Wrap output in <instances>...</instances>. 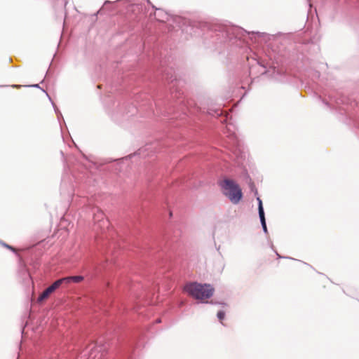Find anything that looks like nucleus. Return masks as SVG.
I'll return each instance as SVG.
<instances>
[{
  "instance_id": "f257e3e1",
  "label": "nucleus",
  "mask_w": 359,
  "mask_h": 359,
  "mask_svg": "<svg viewBox=\"0 0 359 359\" xmlns=\"http://www.w3.org/2000/svg\"><path fill=\"white\" fill-rule=\"evenodd\" d=\"M264 37L268 36L265 32H248L243 28L233 25H218L215 28V33L212 36V42L215 46L224 45L230 50L237 48H245L248 46L247 39L250 36Z\"/></svg>"
},
{
  "instance_id": "f03ea898",
  "label": "nucleus",
  "mask_w": 359,
  "mask_h": 359,
  "mask_svg": "<svg viewBox=\"0 0 359 359\" xmlns=\"http://www.w3.org/2000/svg\"><path fill=\"white\" fill-rule=\"evenodd\" d=\"M184 291L196 299L203 300L210 298L215 289L210 284L189 282L184 286Z\"/></svg>"
},
{
  "instance_id": "7ed1b4c3",
  "label": "nucleus",
  "mask_w": 359,
  "mask_h": 359,
  "mask_svg": "<svg viewBox=\"0 0 359 359\" xmlns=\"http://www.w3.org/2000/svg\"><path fill=\"white\" fill-rule=\"evenodd\" d=\"M223 194L233 204H238L243 198L242 190L233 180L225 179L221 183Z\"/></svg>"
},
{
  "instance_id": "20e7f679",
  "label": "nucleus",
  "mask_w": 359,
  "mask_h": 359,
  "mask_svg": "<svg viewBox=\"0 0 359 359\" xmlns=\"http://www.w3.org/2000/svg\"><path fill=\"white\" fill-rule=\"evenodd\" d=\"M93 221L95 231L104 234L109 230V220L105 218L104 212L99 208L93 209Z\"/></svg>"
},
{
  "instance_id": "39448f33",
  "label": "nucleus",
  "mask_w": 359,
  "mask_h": 359,
  "mask_svg": "<svg viewBox=\"0 0 359 359\" xmlns=\"http://www.w3.org/2000/svg\"><path fill=\"white\" fill-rule=\"evenodd\" d=\"M236 127L232 123H228L226 125V137L229 140V146L232 148L240 149L241 142L236 133Z\"/></svg>"
},
{
  "instance_id": "423d86ee",
  "label": "nucleus",
  "mask_w": 359,
  "mask_h": 359,
  "mask_svg": "<svg viewBox=\"0 0 359 359\" xmlns=\"http://www.w3.org/2000/svg\"><path fill=\"white\" fill-rule=\"evenodd\" d=\"M108 346L107 344H102V341H97L91 349L90 356L93 359H102L107 353Z\"/></svg>"
},
{
  "instance_id": "0eeeda50",
  "label": "nucleus",
  "mask_w": 359,
  "mask_h": 359,
  "mask_svg": "<svg viewBox=\"0 0 359 359\" xmlns=\"http://www.w3.org/2000/svg\"><path fill=\"white\" fill-rule=\"evenodd\" d=\"M255 64H252L249 67L250 76H254L256 73H259L261 76L266 75L269 73L266 66L262 63L259 60L254 59Z\"/></svg>"
},
{
  "instance_id": "6e6552de",
  "label": "nucleus",
  "mask_w": 359,
  "mask_h": 359,
  "mask_svg": "<svg viewBox=\"0 0 359 359\" xmlns=\"http://www.w3.org/2000/svg\"><path fill=\"white\" fill-rule=\"evenodd\" d=\"M64 285L61 278L56 280L50 286L46 287L38 297V302H41L47 299L49 295Z\"/></svg>"
},
{
  "instance_id": "1a4fd4ad",
  "label": "nucleus",
  "mask_w": 359,
  "mask_h": 359,
  "mask_svg": "<svg viewBox=\"0 0 359 359\" xmlns=\"http://www.w3.org/2000/svg\"><path fill=\"white\" fill-rule=\"evenodd\" d=\"M162 79L168 83H173L177 81V76L172 69H165L163 72Z\"/></svg>"
},
{
  "instance_id": "9d476101",
  "label": "nucleus",
  "mask_w": 359,
  "mask_h": 359,
  "mask_svg": "<svg viewBox=\"0 0 359 359\" xmlns=\"http://www.w3.org/2000/svg\"><path fill=\"white\" fill-rule=\"evenodd\" d=\"M62 283L64 285H67L71 283H80L84 280V277L83 276H66L61 278Z\"/></svg>"
},
{
  "instance_id": "9b49d317",
  "label": "nucleus",
  "mask_w": 359,
  "mask_h": 359,
  "mask_svg": "<svg viewBox=\"0 0 359 359\" xmlns=\"http://www.w3.org/2000/svg\"><path fill=\"white\" fill-rule=\"evenodd\" d=\"M152 8H154L156 12L155 13V18L160 22H164L168 19V15L163 10L160 8H156L154 6H152Z\"/></svg>"
},
{
  "instance_id": "f8f14e48",
  "label": "nucleus",
  "mask_w": 359,
  "mask_h": 359,
  "mask_svg": "<svg viewBox=\"0 0 359 359\" xmlns=\"http://www.w3.org/2000/svg\"><path fill=\"white\" fill-rule=\"evenodd\" d=\"M259 220H260V223H261L263 231L264 232V233L267 234L268 229H267V226H266L265 215H259Z\"/></svg>"
},
{
  "instance_id": "ddd939ff",
  "label": "nucleus",
  "mask_w": 359,
  "mask_h": 359,
  "mask_svg": "<svg viewBox=\"0 0 359 359\" xmlns=\"http://www.w3.org/2000/svg\"><path fill=\"white\" fill-rule=\"evenodd\" d=\"M43 90V92H44L46 95L48 96L49 100L51 102V104L54 108V110H55V114L57 115V118H60V116H62V114L61 112L59 111V109L57 108L56 105L55 104V103L51 100V98L49 96V95L48 94V93L43 90V89H41Z\"/></svg>"
},
{
  "instance_id": "4468645a",
  "label": "nucleus",
  "mask_w": 359,
  "mask_h": 359,
  "mask_svg": "<svg viewBox=\"0 0 359 359\" xmlns=\"http://www.w3.org/2000/svg\"><path fill=\"white\" fill-rule=\"evenodd\" d=\"M257 203H258V214H259V215H265L264 214V210L263 204H262V201L261 200V198L259 196L257 197Z\"/></svg>"
},
{
  "instance_id": "2eb2a0df",
  "label": "nucleus",
  "mask_w": 359,
  "mask_h": 359,
  "mask_svg": "<svg viewBox=\"0 0 359 359\" xmlns=\"http://www.w3.org/2000/svg\"><path fill=\"white\" fill-rule=\"evenodd\" d=\"M136 112H137L136 107L134 105L130 104V105L128 106V109L126 111V115H127L128 116H133Z\"/></svg>"
},
{
  "instance_id": "dca6fc26",
  "label": "nucleus",
  "mask_w": 359,
  "mask_h": 359,
  "mask_svg": "<svg viewBox=\"0 0 359 359\" xmlns=\"http://www.w3.org/2000/svg\"><path fill=\"white\" fill-rule=\"evenodd\" d=\"M111 4V1H105L104 4H103V6L97 12V13L95 15L102 14V12L104 11V9L107 8V5H109Z\"/></svg>"
},
{
  "instance_id": "f3484780",
  "label": "nucleus",
  "mask_w": 359,
  "mask_h": 359,
  "mask_svg": "<svg viewBox=\"0 0 359 359\" xmlns=\"http://www.w3.org/2000/svg\"><path fill=\"white\" fill-rule=\"evenodd\" d=\"M217 317L219 320H222L225 317V312L224 311H219L217 313Z\"/></svg>"
},
{
  "instance_id": "a211bd4d",
  "label": "nucleus",
  "mask_w": 359,
  "mask_h": 359,
  "mask_svg": "<svg viewBox=\"0 0 359 359\" xmlns=\"http://www.w3.org/2000/svg\"><path fill=\"white\" fill-rule=\"evenodd\" d=\"M1 244H2V245H3V246H4L5 248H8V249H9V250H12L13 252L16 253V250H15V249L13 247L11 246V245H8V244L5 243H3V242H1Z\"/></svg>"
},
{
  "instance_id": "6ab92c4d",
  "label": "nucleus",
  "mask_w": 359,
  "mask_h": 359,
  "mask_svg": "<svg viewBox=\"0 0 359 359\" xmlns=\"http://www.w3.org/2000/svg\"><path fill=\"white\" fill-rule=\"evenodd\" d=\"M250 188H251V190H252V191H255V195H257V194H258L257 190V189L255 188V185H254V184H253V183H252V184H250Z\"/></svg>"
},
{
  "instance_id": "aec40b11",
  "label": "nucleus",
  "mask_w": 359,
  "mask_h": 359,
  "mask_svg": "<svg viewBox=\"0 0 359 359\" xmlns=\"http://www.w3.org/2000/svg\"><path fill=\"white\" fill-rule=\"evenodd\" d=\"M276 255L278 256V259H280V258H286V259H292V258H291V257H282V256H280V255L277 252H276Z\"/></svg>"
},
{
  "instance_id": "412c9836",
  "label": "nucleus",
  "mask_w": 359,
  "mask_h": 359,
  "mask_svg": "<svg viewBox=\"0 0 359 359\" xmlns=\"http://www.w3.org/2000/svg\"><path fill=\"white\" fill-rule=\"evenodd\" d=\"M29 86V87H32V88H40V89H41V88H40V86H39V84H33V85H30V86Z\"/></svg>"
},
{
  "instance_id": "4be33fe9",
  "label": "nucleus",
  "mask_w": 359,
  "mask_h": 359,
  "mask_svg": "<svg viewBox=\"0 0 359 359\" xmlns=\"http://www.w3.org/2000/svg\"><path fill=\"white\" fill-rule=\"evenodd\" d=\"M212 304H221L222 306H226V304L224 303V302H222V303H220V302H213L212 301L210 302Z\"/></svg>"
},
{
  "instance_id": "5701e85b",
  "label": "nucleus",
  "mask_w": 359,
  "mask_h": 359,
  "mask_svg": "<svg viewBox=\"0 0 359 359\" xmlns=\"http://www.w3.org/2000/svg\"><path fill=\"white\" fill-rule=\"evenodd\" d=\"M323 103H324L325 105L328 106V107H329V105H330V104H329V102H327V101L323 100Z\"/></svg>"
},
{
  "instance_id": "b1692460",
  "label": "nucleus",
  "mask_w": 359,
  "mask_h": 359,
  "mask_svg": "<svg viewBox=\"0 0 359 359\" xmlns=\"http://www.w3.org/2000/svg\"><path fill=\"white\" fill-rule=\"evenodd\" d=\"M156 323H161V319H157V320H156Z\"/></svg>"
},
{
  "instance_id": "393cba45",
  "label": "nucleus",
  "mask_w": 359,
  "mask_h": 359,
  "mask_svg": "<svg viewBox=\"0 0 359 359\" xmlns=\"http://www.w3.org/2000/svg\"><path fill=\"white\" fill-rule=\"evenodd\" d=\"M147 2L149 4H151V1L149 0H147Z\"/></svg>"
},
{
  "instance_id": "a878e982",
  "label": "nucleus",
  "mask_w": 359,
  "mask_h": 359,
  "mask_svg": "<svg viewBox=\"0 0 359 359\" xmlns=\"http://www.w3.org/2000/svg\"><path fill=\"white\" fill-rule=\"evenodd\" d=\"M112 118H113L115 121H116V116H115L114 115H113V116H112Z\"/></svg>"
},
{
  "instance_id": "bb28decb",
  "label": "nucleus",
  "mask_w": 359,
  "mask_h": 359,
  "mask_svg": "<svg viewBox=\"0 0 359 359\" xmlns=\"http://www.w3.org/2000/svg\"><path fill=\"white\" fill-rule=\"evenodd\" d=\"M13 87H14V88H18V87H19V86H17V85H13Z\"/></svg>"
},
{
  "instance_id": "cd10ccee",
  "label": "nucleus",
  "mask_w": 359,
  "mask_h": 359,
  "mask_svg": "<svg viewBox=\"0 0 359 359\" xmlns=\"http://www.w3.org/2000/svg\"><path fill=\"white\" fill-rule=\"evenodd\" d=\"M309 2H310V0H307ZM309 6L311 7V3L309 4Z\"/></svg>"
},
{
  "instance_id": "c85d7f7f",
  "label": "nucleus",
  "mask_w": 359,
  "mask_h": 359,
  "mask_svg": "<svg viewBox=\"0 0 359 359\" xmlns=\"http://www.w3.org/2000/svg\"><path fill=\"white\" fill-rule=\"evenodd\" d=\"M64 4H65V6H66V4H67V2H66V1H65V0H64Z\"/></svg>"
},
{
  "instance_id": "c756f323",
  "label": "nucleus",
  "mask_w": 359,
  "mask_h": 359,
  "mask_svg": "<svg viewBox=\"0 0 359 359\" xmlns=\"http://www.w3.org/2000/svg\"><path fill=\"white\" fill-rule=\"evenodd\" d=\"M255 80V77L252 79V83L254 82Z\"/></svg>"
},
{
  "instance_id": "7c9ffc66",
  "label": "nucleus",
  "mask_w": 359,
  "mask_h": 359,
  "mask_svg": "<svg viewBox=\"0 0 359 359\" xmlns=\"http://www.w3.org/2000/svg\"><path fill=\"white\" fill-rule=\"evenodd\" d=\"M172 212H170V217H172Z\"/></svg>"
},
{
  "instance_id": "2f4dec72",
  "label": "nucleus",
  "mask_w": 359,
  "mask_h": 359,
  "mask_svg": "<svg viewBox=\"0 0 359 359\" xmlns=\"http://www.w3.org/2000/svg\"><path fill=\"white\" fill-rule=\"evenodd\" d=\"M4 86H0V87H4Z\"/></svg>"
}]
</instances>
